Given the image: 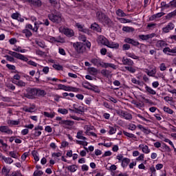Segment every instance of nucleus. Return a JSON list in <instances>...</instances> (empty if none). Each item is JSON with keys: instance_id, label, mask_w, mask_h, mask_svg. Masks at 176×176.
Returning a JSON list of instances; mask_svg holds the SVG:
<instances>
[{"instance_id": "obj_1", "label": "nucleus", "mask_w": 176, "mask_h": 176, "mask_svg": "<svg viewBox=\"0 0 176 176\" xmlns=\"http://www.w3.org/2000/svg\"><path fill=\"white\" fill-rule=\"evenodd\" d=\"M96 18L99 23H101L104 25H108V27H112V20L109 18L105 13L102 12V11L99 10L96 12Z\"/></svg>"}, {"instance_id": "obj_2", "label": "nucleus", "mask_w": 176, "mask_h": 176, "mask_svg": "<svg viewBox=\"0 0 176 176\" xmlns=\"http://www.w3.org/2000/svg\"><path fill=\"white\" fill-rule=\"evenodd\" d=\"M48 19L55 24H61V22L63 21V15L60 12H52L48 14Z\"/></svg>"}, {"instance_id": "obj_3", "label": "nucleus", "mask_w": 176, "mask_h": 176, "mask_svg": "<svg viewBox=\"0 0 176 176\" xmlns=\"http://www.w3.org/2000/svg\"><path fill=\"white\" fill-rule=\"evenodd\" d=\"M35 96H36V88L28 87L26 89V93L24 94V97H25V98L34 100Z\"/></svg>"}, {"instance_id": "obj_4", "label": "nucleus", "mask_w": 176, "mask_h": 176, "mask_svg": "<svg viewBox=\"0 0 176 176\" xmlns=\"http://www.w3.org/2000/svg\"><path fill=\"white\" fill-rule=\"evenodd\" d=\"M58 90H64L65 91H74V93H78L80 90L79 88L64 85L63 84L58 85Z\"/></svg>"}, {"instance_id": "obj_5", "label": "nucleus", "mask_w": 176, "mask_h": 176, "mask_svg": "<svg viewBox=\"0 0 176 176\" xmlns=\"http://www.w3.org/2000/svg\"><path fill=\"white\" fill-rule=\"evenodd\" d=\"M56 120L59 121L58 124H60V126H63V127H67V126H71L75 124V122L69 120H63L61 117H56Z\"/></svg>"}, {"instance_id": "obj_6", "label": "nucleus", "mask_w": 176, "mask_h": 176, "mask_svg": "<svg viewBox=\"0 0 176 176\" xmlns=\"http://www.w3.org/2000/svg\"><path fill=\"white\" fill-rule=\"evenodd\" d=\"M73 47H74L76 52H77L78 54L83 53V52L86 50V46L85 45V43L80 42L73 43Z\"/></svg>"}, {"instance_id": "obj_7", "label": "nucleus", "mask_w": 176, "mask_h": 176, "mask_svg": "<svg viewBox=\"0 0 176 176\" xmlns=\"http://www.w3.org/2000/svg\"><path fill=\"white\" fill-rule=\"evenodd\" d=\"M8 54H10V56H12V57H14L15 58H17L18 60H21V61H25V63L28 61V58L25 57V56L20 53L10 51L8 52Z\"/></svg>"}, {"instance_id": "obj_8", "label": "nucleus", "mask_w": 176, "mask_h": 176, "mask_svg": "<svg viewBox=\"0 0 176 176\" xmlns=\"http://www.w3.org/2000/svg\"><path fill=\"white\" fill-rule=\"evenodd\" d=\"M118 113L120 116L124 118L126 120H131V119H133V116L127 113V111H121Z\"/></svg>"}, {"instance_id": "obj_9", "label": "nucleus", "mask_w": 176, "mask_h": 176, "mask_svg": "<svg viewBox=\"0 0 176 176\" xmlns=\"http://www.w3.org/2000/svg\"><path fill=\"white\" fill-rule=\"evenodd\" d=\"M108 42H109V41H108L104 36H99L98 38V43L99 45H104V46H107Z\"/></svg>"}, {"instance_id": "obj_10", "label": "nucleus", "mask_w": 176, "mask_h": 176, "mask_svg": "<svg viewBox=\"0 0 176 176\" xmlns=\"http://www.w3.org/2000/svg\"><path fill=\"white\" fill-rule=\"evenodd\" d=\"M175 27L174 23H169L166 27L162 28V32H164V34H167L170 32Z\"/></svg>"}, {"instance_id": "obj_11", "label": "nucleus", "mask_w": 176, "mask_h": 176, "mask_svg": "<svg viewBox=\"0 0 176 176\" xmlns=\"http://www.w3.org/2000/svg\"><path fill=\"white\" fill-rule=\"evenodd\" d=\"M76 27H77L78 31H80V32H83L84 34H89V29L85 28V25L77 23H76Z\"/></svg>"}, {"instance_id": "obj_12", "label": "nucleus", "mask_w": 176, "mask_h": 176, "mask_svg": "<svg viewBox=\"0 0 176 176\" xmlns=\"http://www.w3.org/2000/svg\"><path fill=\"white\" fill-rule=\"evenodd\" d=\"M1 133H5L6 134H13V131L9 129L8 126H0Z\"/></svg>"}, {"instance_id": "obj_13", "label": "nucleus", "mask_w": 176, "mask_h": 176, "mask_svg": "<svg viewBox=\"0 0 176 176\" xmlns=\"http://www.w3.org/2000/svg\"><path fill=\"white\" fill-rule=\"evenodd\" d=\"M125 43H129V45H132V46H138L140 45V42L130 38H126L124 39Z\"/></svg>"}, {"instance_id": "obj_14", "label": "nucleus", "mask_w": 176, "mask_h": 176, "mask_svg": "<svg viewBox=\"0 0 176 176\" xmlns=\"http://www.w3.org/2000/svg\"><path fill=\"white\" fill-rule=\"evenodd\" d=\"M63 34L66 35V36H68L69 38H72V36H74L75 35L74 30L69 28H64Z\"/></svg>"}, {"instance_id": "obj_15", "label": "nucleus", "mask_w": 176, "mask_h": 176, "mask_svg": "<svg viewBox=\"0 0 176 176\" xmlns=\"http://www.w3.org/2000/svg\"><path fill=\"white\" fill-rule=\"evenodd\" d=\"M122 64L124 65H129V67H133L134 65V61L130 58H127L126 57L122 58Z\"/></svg>"}, {"instance_id": "obj_16", "label": "nucleus", "mask_w": 176, "mask_h": 176, "mask_svg": "<svg viewBox=\"0 0 176 176\" xmlns=\"http://www.w3.org/2000/svg\"><path fill=\"white\" fill-rule=\"evenodd\" d=\"M155 46L160 50L163 49V47H166V46H168V44L163 40H160L156 43Z\"/></svg>"}, {"instance_id": "obj_17", "label": "nucleus", "mask_w": 176, "mask_h": 176, "mask_svg": "<svg viewBox=\"0 0 176 176\" xmlns=\"http://www.w3.org/2000/svg\"><path fill=\"white\" fill-rule=\"evenodd\" d=\"M155 36V34H140L139 35V39H141L142 41H148V39H151Z\"/></svg>"}, {"instance_id": "obj_18", "label": "nucleus", "mask_w": 176, "mask_h": 176, "mask_svg": "<svg viewBox=\"0 0 176 176\" xmlns=\"http://www.w3.org/2000/svg\"><path fill=\"white\" fill-rule=\"evenodd\" d=\"M91 30L96 32H101V27H100V25L97 23H94L91 25Z\"/></svg>"}, {"instance_id": "obj_19", "label": "nucleus", "mask_w": 176, "mask_h": 176, "mask_svg": "<svg viewBox=\"0 0 176 176\" xmlns=\"http://www.w3.org/2000/svg\"><path fill=\"white\" fill-rule=\"evenodd\" d=\"M121 166L123 168H126V167H127V166H129V164H130V159L127 158V157H124L122 159V160L121 161Z\"/></svg>"}, {"instance_id": "obj_20", "label": "nucleus", "mask_w": 176, "mask_h": 176, "mask_svg": "<svg viewBox=\"0 0 176 176\" xmlns=\"http://www.w3.org/2000/svg\"><path fill=\"white\" fill-rule=\"evenodd\" d=\"M107 47H110V49H119V43H113L112 41L107 43Z\"/></svg>"}, {"instance_id": "obj_21", "label": "nucleus", "mask_w": 176, "mask_h": 176, "mask_svg": "<svg viewBox=\"0 0 176 176\" xmlns=\"http://www.w3.org/2000/svg\"><path fill=\"white\" fill-rule=\"evenodd\" d=\"M36 96H38V97H45V96H46L47 94L45 90L41 89L36 88Z\"/></svg>"}, {"instance_id": "obj_22", "label": "nucleus", "mask_w": 176, "mask_h": 176, "mask_svg": "<svg viewBox=\"0 0 176 176\" xmlns=\"http://www.w3.org/2000/svg\"><path fill=\"white\" fill-rule=\"evenodd\" d=\"M74 109H75V113H80L82 115V113H85V107H79V108H76V104H74ZM81 108V109H80Z\"/></svg>"}, {"instance_id": "obj_23", "label": "nucleus", "mask_w": 176, "mask_h": 176, "mask_svg": "<svg viewBox=\"0 0 176 176\" xmlns=\"http://www.w3.org/2000/svg\"><path fill=\"white\" fill-rule=\"evenodd\" d=\"M138 129H139V130H141V131L144 133V134H149V133H151V130L145 128V126H144L141 124L138 125Z\"/></svg>"}, {"instance_id": "obj_24", "label": "nucleus", "mask_w": 176, "mask_h": 176, "mask_svg": "<svg viewBox=\"0 0 176 176\" xmlns=\"http://www.w3.org/2000/svg\"><path fill=\"white\" fill-rule=\"evenodd\" d=\"M138 129H139V130H141V131L144 133V134H149V133H151V130L145 128V126H144L141 124L138 125Z\"/></svg>"}, {"instance_id": "obj_25", "label": "nucleus", "mask_w": 176, "mask_h": 176, "mask_svg": "<svg viewBox=\"0 0 176 176\" xmlns=\"http://www.w3.org/2000/svg\"><path fill=\"white\" fill-rule=\"evenodd\" d=\"M138 129H139V130H141V131L144 133V134H149V133H151V130L145 128V126H144L141 124L138 125Z\"/></svg>"}, {"instance_id": "obj_26", "label": "nucleus", "mask_w": 176, "mask_h": 176, "mask_svg": "<svg viewBox=\"0 0 176 176\" xmlns=\"http://www.w3.org/2000/svg\"><path fill=\"white\" fill-rule=\"evenodd\" d=\"M43 115H44L45 116V118H50V119H53V118H54V116H56V113L54 111L53 112H47V111H44L43 113Z\"/></svg>"}, {"instance_id": "obj_27", "label": "nucleus", "mask_w": 176, "mask_h": 176, "mask_svg": "<svg viewBox=\"0 0 176 176\" xmlns=\"http://www.w3.org/2000/svg\"><path fill=\"white\" fill-rule=\"evenodd\" d=\"M173 17H176V9L175 10H173V12L167 14L166 16H165V19L166 20H170V19H173Z\"/></svg>"}, {"instance_id": "obj_28", "label": "nucleus", "mask_w": 176, "mask_h": 176, "mask_svg": "<svg viewBox=\"0 0 176 176\" xmlns=\"http://www.w3.org/2000/svg\"><path fill=\"white\" fill-rule=\"evenodd\" d=\"M8 156H10V157H12L13 159H19V157H20L19 153L14 151H10Z\"/></svg>"}, {"instance_id": "obj_29", "label": "nucleus", "mask_w": 176, "mask_h": 176, "mask_svg": "<svg viewBox=\"0 0 176 176\" xmlns=\"http://www.w3.org/2000/svg\"><path fill=\"white\" fill-rule=\"evenodd\" d=\"M139 148H142V152L144 153H149L151 152V149H149V147H148L147 145H145V146H144V144L142 146L140 145Z\"/></svg>"}, {"instance_id": "obj_30", "label": "nucleus", "mask_w": 176, "mask_h": 176, "mask_svg": "<svg viewBox=\"0 0 176 176\" xmlns=\"http://www.w3.org/2000/svg\"><path fill=\"white\" fill-rule=\"evenodd\" d=\"M41 134H42V132L41 131L36 130L35 128L32 131V135L34 138H36V137H39Z\"/></svg>"}, {"instance_id": "obj_31", "label": "nucleus", "mask_w": 176, "mask_h": 176, "mask_svg": "<svg viewBox=\"0 0 176 176\" xmlns=\"http://www.w3.org/2000/svg\"><path fill=\"white\" fill-rule=\"evenodd\" d=\"M22 32L23 34H25L26 38H30V36H32V32H31L28 29L23 30Z\"/></svg>"}, {"instance_id": "obj_32", "label": "nucleus", "mask_w": 176, "mask_h": 176, "mask_svg": "<svg viewBox=\"0 0 176 176\" xmlns=\"http://www.w3.org/2000/svg\"><path fill=\"white\" fill-rule=\"evenodd\" d=\"M146 91L149 94H152V96H155V94H156V91L153 90V89H151V87H148L146 85Z\"/></svg>"}, {"instance_id": "obj_33", "label": "nucleus", "mask_w": 176, "mask_h": 176, "mask_svg": "<svg viewBox=\"0 0 176 176\" xmlns=\"http://www.w3.org/2000/svg\"><path fill=\"white\" fill-rule=\"evenodd\" d=\"M78 166L76 165H70L66 167V168L70 172V173H75L76 171V168Z\"/></svg>"}, {"instance_id": "obj_34", "label": "nucleus", "mask_w": 176, "mask_h": 176, "mask_svg": "<svg viewBox=\"0 0 176 176\" xmlns=\"http://www.w3.org/2000/svg\"><path fill=\"white\" fill-rule=\"evenodd\" d=\"M91 63L94 64V65H96V67H100L101 65V61L97 58H93L91 60Z\"/></svg>"}, {"instance_id": "obj_35", "label": "nucleus", "mask_w": 176, "mask_h": 176, "mask_svg": "<svg viewBox=\"0 0 176 176\" xmlns=\"http://www.w3.org/2000/svg\"><path fill=\"white\" fill-rule=\"evenodd\" d=\"M32 155L33 156L34 160H35V163H36V162H39V156H38V151H32Z\"/></svg>"}, {"instance_id": "obj_36", "label": "nucleus", "mask_w": 176, "mask_h": 176, "mask_svg": "<svg viewBox=\"0 0 176 176\" xmlns=\"http://www.w3.org/2000/svg\"><path fill=\"white\" fill-rule=\"evenodd\" d=\"M7 123L11 126H18L20 124V121L8 120Z\"/></svg>"}, {"instance_id": "obj_37", "label": "nucleus", "mask_w": 176, "mask_h": 176, "mask_svg": "<svg viewBox=\"0 0 176 176\" xmlns=\"http://www.w3.org/2000/svg\"><path fill=\"white\" fill-rule=\"evenodd\" d=\"M125 69H126V71H129V72H131V74H135V72L137 71V69L133 67V66H126Z\"/></svg>"}, {"instance_id": "obj_38", "label": "nucleus", "mask_w": 176, "mask_h": 176, "mask_svg": "<svg viewBox=\"0 0 176 176\" xmlns=\"http://www.w3.org/2000/svg\"><path fill=\"white\" fill-rule=\"evenodd\" d=\"M116 14L119 16V17H126V13H124V12L121 9H118L116 11Z\"/></svg>"}, {"instance_id": "obj_39", "label": "nucleus", "mask_w": 176, "mask_h": 176, "mask_svg": "<svg viewBox=\"0 0 176 176\" xmlns=\"http://www.w3.org/2000/svg\"><path fill=\"white\" fill-rule=\"evenodd\" d=\"M123 134H124V135H126V137H128L129 138H137L135 135H134L133 133H130L126 132L125 131H123Z\"/></svg>"}, {"instance_id": "obj_40", "label": "nucleus", "mask_w": 176, "mask_h": 176, "mask_svg": "<svg viewBox=\"0 0 176 176\" xmlns=\"http://www.w3.org/2000/svg\"><path fill=\"white\" fill-rule=\"evenodd\" d=\"M164 111L166 112V113H169V115H173L174 113V111L173 109L166 106L164 107Z\"/></svg>"}, {"instance_id": "obj_41", "label": "nucleus", "mask_w": 176, "mask_h": 176, "mask_svg": "<svg viewBox=\"0 0 176 176\" xmlns=\"http://www.w3.org/2000/svg\"><path fill=\"white\" fill-rule=\"evenodd\" d=\"M32 5L33 6H42V1L41 0H32Z\"/></svg>"}, {"instance_id": "obj_42", "label": "nucleus", "mask_w": 176, "mask_h": 176, "mask_svg": "<svg viewBox=\"0 0 176 176\" xmlns=\"http://www.w3.org/2000/svg\"><path fill=\"white\" fill-rule=\"evenodd\" d=\"M2 159L6 163H9V164H12V163H13V159H12L11 157H6L5 156H2Z\"/></svg>"}, {"instance_id": "obj_43", "label": "nucleus", "mask_w": 176, "mask_h": 176, "mask_svg": "<svg viewBox=\"0 0 176 176\" xmlns=\"http://www.w3.org/2000/svg\"><path fill=\"white\" fill-rule=\"evenodd\" d=\"M148 76H155L156 75V69H153L151 70H148L146 72Z\"/></svg>"}, {"instance_id": "obj_44", "label": "nucleus", "mask_w": 176, "mask_h": 176, "mask_svg": "<svg viewBox=\"0 0 176 176\" xmlns=\"http://www.w3.org/2000/svg\"><path fill=\"white\" fill-rule=\"evenodd\" d=\"M84 129L85 130V133H88L89 131H91V130H94V126H89V125H85L84 126Z\"/></svg>"}, {"instance_id": "obj_45", "label": "nucleus", "mask_w": 176, "mask_h": 176, "mask_svg": "<svg viewBox=\"0 0 176 176\" xmlns=\"http://www.w3.org/2000/svg\"><path fill=\"white\" fill-rule=\"evenodd\" d=\"M52 67L54 69H56V71H63V67L61 65L54 64Z\"/></svg>"}, {"instance_id": "obj_46", "label": "nucleus", "mask_w": 176, "mask_h": 176, "mask_svg": "<svg viewBox=\"0 0 176 176\" xmlns=\"http://www.w3.org/2000/svg\"><path fill=\"white\" fill-rule=\"evenodd\" d=\"M162 149H165V151H166V152H171V148H170V146H167V144H166V143H162Z\"/></svg>"}, {"instance_id": "obj_47", "label": "nucleus", "mask_w": 176, "mask_h": 176, "mask_svg": "<svg viewBox=\"0 0 176 176\" xmlns=\"http://www.w3.org/2000/svg\"><path fill=\"white\" fill-rule=\"evenodd\" d=\"M13 50H14V52H18L20 53H25V52H27V50L25 49L21 50V47H18L17 48H14Z\"/></svg>"}, {"instance_id": "obj_48", "label": "nucleus", "mask_w": 176, "mask_h": 176, "mask_svg": "<svg viewBox=\"0 0 176 176\" xmlns=\"http://www.w3.org/2000/svg\"><path fill=\"white\" fill-rule=\"evenodd\" d=\"M163 53L165 54H169L168 53H173V49H170V47H167L163 49Z\"/></svg>"}, {"instance_id": "obj_49", "label": "nucleus", "mask_w": 176, "mask_h": 176, "mask_svg": "<svg viewBox=\"0 0 176 176\" xmlns=\"http://www.w3.org/2000/svg\"><path fill=\"white\" fill-rule=\"evenodd\" d=\"M58 112L62 113V115H67V113H68V110L67 109H58Z\"/></svg>"}, {"instance_id": "obj_50", "label": "nucleus", "mask_w": 176, "mask_h": 176, "mask_svg": "<svg viewBox=\"0 0 176 176\" xmlns=\"http://www.w3.org/2000/svg\"><path fill=\"white\" fill-rule=\"evenodd\" d=\"M101 74L102 75H103V76H105L106 78H108L109 76V71L107 69H102L101 71Z\"/></svg>"}, {"instance_id": "obj_51", "label": "nucleus", "mask_w": 176, "mask_h": 176, "mask_svg": "<svg viewBox=\"0 0 176 176\" xmlns=\"http://www.w3.org/2000/svg\"><path fill=\"white\" fill-rule=\"evenodd\" d=\"M35 43H36V45H38V46H39V47H42V49H45V43H42V41L36 40Z\"/></svg>"}, {"instance_id": "obj_52", "label": "nucleus", "mask_w": 176, "mask_h": 176, "mask_svg": "<svg viewBox=\"0 0 176 176\" xmlns=\"http://www.w3.org/2000/svg\"><path fill=\"white\" fill-rule=\"evenodd\" d=\"M43 175V171L42 170H35L33 173V176H41Z\"/></svg>"}, {"instance_id": "obj_53", "label": "nucleus", "mask_w": 176, "mask_h": 176, "mask_svg": "<svg viewBox=\"0 0 176 176\" xmlns=\"http://www.w3.org/2000/svg\"><path fill=\"white\" fill-rule=\"evenodd\" d=\"M109 133L110 134V135H112V134H115V133H116V128L113 127V126H109Z\"/></svg>"}, {"instance_id": "obj_54", "label": "nucleus", "mask_w": 176, "mask_h": 176, "mask_svg": "<svg viewBox=\"0 0 176 176\" xmlns=\"http://www.w3.org/2000/svg\"><path fill=\"white\" fill-rule=\"evenodd\" d=\"M6 67L8 69H10V71H16V66L13 65H10V64H7Z\"/></svg>"}, {"instance_id": "obj_55", "label": "nucleus", "mask_w": 176, "mask_h": 176, "mask_svg": "<svg viewBox=\"0 0 176 176\" xmlns=\"http://www.w3.org/2000/svg\"><path fill=\"white\" fill-rule=\"evenodd\" d=\"M25 82L21 80H18L19 87H25Z\"/></svg>"}, {"instance_id": "obj_56", "label": "nucleus", "mask_w": 176, "mask_h": 176, "mask_svg": "<svg viewBox=\"0 0 176 176\" xmlns=\"http://www.w3.org/2000/svg\"><path fill=\"white\" fill-rule=\"evenodd\" d=\"M78 39L80 41H82V42H86V41H87V38H86V36L82 35V34L79 35Z\"/></svg>"}, {"instance_id": "obj_57", "label": "nucleus", "mask_w": 176, "mask_h": 176, "mask_svg": "<svg viewBox=\"0 0 176 176\" xmlns=\"http://www.w3.org/2000/svg\"><path fill=\"white\" fill-rule=\"evenodd\" d=\"M6 57L7 61H10V63H14V58L9 55H6Z\"/></svg>"}, {"instance_id": "obj_58", "label": "nucleus", "mask_w": 176, "mask_h": 176, "mask_svg": "<svg viewBox=\"0 0 176 176\" xmlns=\"http://www.w3.org/2000/svg\"><path fill=\"white\" fill-rule=\"evenodd\" d=\"M56 39L57 43H63V42H64V38L61 37V36H58Z\"/></svg>"}, {"instance_id": "obj_59", "label": "nucleus", "mask_w": 176, "mask_h": 176, "mask_svg": "<svg viewBox=\"0 0 176 176\" xmlns=\"http://www.w3.org/2000/svg\"><path fill=\"white\" fill-rule=\"evenodd\" d=\"M20 14L19 13H13L11 16L12 19H13L14 20H19V17Z\"/></svg>"}, {"instance_id": "obj_60", "label": "nucleus", "mask_w": 176, "mask_h": 176, "mask_svg": "<svg viewBox=\"0 0 176 176\" xmlns=\"http://www.w3.org/2000/svg\"><path fill=\"white\" fill-rule=\"evenodd\" d=\"M160 71H166L167 69V67H166L165 63H161L160 65Z\"/></svg>"}, {"instance_id": "obj_61", "label": "nucleus", "mask_w": 176, "mask_h": 176, "mask_svg": "<svg viewBox=\"0 0 176 176\" xmlns=\"http://www.w3.org/2000/svg\"><path fill=\"white\" fill-rule=\"evenodd\" d=\"M2 173H5V175L6 174H9V173H10V169H8L7 168H6V166H3V168H2Z\"/></svg>"}, {"instance_id": "obj_62", "label": "nucleus", "mask_w": 176, "mask_h": 176, "mask_svg": "<svg viewBox=\"0 0 176 176\" xmlns=\"http://www.w3.org/2000/svg\"><path fill=\"white\" fill-rule=\"evenodd\" d=\"M130 47V45L128 43L124 44L122 45V50H129Z\"/></svg>"}, {"instance_id": "obj_63", "label": "nucleus", "mask_w": 176, "mask_h": 176, "mask_svg": "<svg viewBox=\"0 0 176 176\" xmlns=\"http://www.w3.org/2000/svg\"><path fill=\"white\" fill-rule=\"evenodd\" d=\"M82 171H89V166L87 164H83L81 166Z\"/></svg>"}, {"instance_id": "obj_64", "label": "nucleus", "mask_w": 176, "mask_h": 176, "mask_svg": "<svg viewBox=\"0 0 176 176\" xmlns=\"http://www.w3.org/2000/svg\"><path fill=\"white\" fill-rule=\"evenodd\" d=\"M170 2L171 8H176V0H173Z\"/></svg>"}]
</instances>
